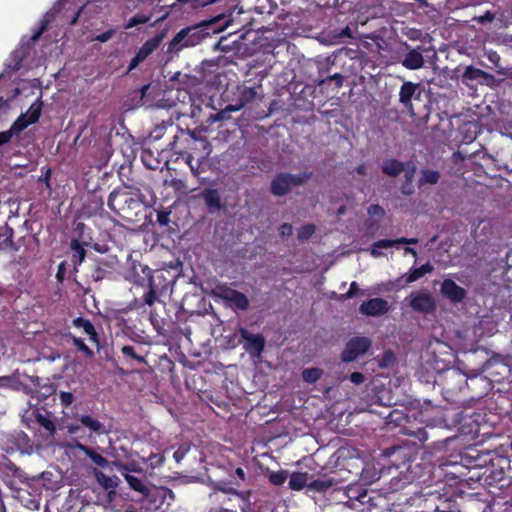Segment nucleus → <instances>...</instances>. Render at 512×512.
Segmentation results:
<instances>
[{
    "label": "nucleus",
    "mask_w": 512,
    "mask_h": 512,
    "mask_svg": "<svg viewBox=\"0 0 512 512\" xmlns=\"http://www.w3.org/2000/svg\"><path fill=\"white\" fill-rule=\"evenodd\" d=\"M177 3L182 5H188L191 9H198L202 7L203 0H176Z\"/></svg>",
    "instance_id": "4c0bfd02"
},
{
    "label": "nucleus",
    "mask_w": 512,
    "mask_h": 512,
    "mask_svg": "<svg viewBox=\"0 0 512 512\" xmlns=\"http://www.w3.org/2000/svg\"><path fill=\"white\" fill-rule=\"evenodd\" d=\"M217 512H237V511L234 509H230V508H221Z\"/></svg>",
    "instance_id": "0e129e2a"
},
{
    "label": "nucleus",
    "mask_w": 512,
    "mask_h": 512,
    "mask_svg": "<svg viewBox=\"0 0 512 512\" xmlns=\"http://www.w3.org/2000/svg\"><path fill=\"white\" fill-rule=\"evenodd\" d=\"M384 209L379 205H372L368 209V214L371 217H383L384 216Z\"/></svg>",
    "instance_id": "e433bc0d"
},
{
    "label": "nucleus",
    "mask_w": 512,
    "mask_h": 512,
    "mask_svg": "<svg viewBox=\"0 0 512 512\" xmlns=\"http://www.w3.org/2000/svg\"><path fill=\"white\" fill-rule=\"evenodd\" d=\"M167 17H168V12L165 13L164 15H161V17L159 19H157L155 22L152 23V26L156 25L159 22L164 21Z\"/></svg>",
    "instance_id": "680f3d73"
},
{
    "label": "nucleus",
    "mask_w": 512,
    "mask_h": 512,
    "mask_svg": "<svg viewBox=\"0 0 512 512\" xmlns=\"http://www.w3.org/2000/svg\"><path fill=\"white\" fill-rule=\"evenodd\" d=\"M308 481V474L302 472H295L290 475L289 488L295 491L302 490Z\"/></svg>",
    "instance_id": "a211bd4d"
},
{
    "label": "nucleus",
    "mask_w": 512,
    "mask_h": 512,
    "mask_svg": "<svg viewBox=\"0 0 512 512\" xmlns=\"http://www.w3.org/2000/svg\"><path fill=\"white\" fill-rule=\"evenodd\" d=\"M394 241V245L396 244H408V238H405V237H402V238H399V239H396V240H393Z\"/></svg>",
    "instance_id": "6e6d98bb"
},
{
    "label": "nucleus",
    "mask_w": 512,
    "mask_h": 512,
    "mask_svg": "<svg viewBox=\"0 0 512 512\" xmlns=\"http://www.w3.org/2000/svg\"><path fill=\"white\" fill-rule=\"evenodd\" d=\"M371 346L370 339L366 337H354L346 345L342 352L344 362H352L360 355L364 354Z\"/></svg>",
    "instance_id": "7ed1b4c3"
},
{
    "label": "nucleus",
    "mask_w": 512,
    "mask_h": 512,
    "mask_svg": "<svg viewBox=\"0 0 512 512\" xmlns=\"http://www.w3.org/2000/svg\"><path fill=\"white\" fill-rule=\"evenodd\" d=\"M414 172H415V168L413 167V168L411 169V171H408V172L406 173V177H407L408 181H411V178H412V176H413Z\"/></svg>",
    "instance_id": "e2e57ef3"
},
{
    "label": "nucleus",
    "mask_w": 512,
    "mask_h": 512,
    "mask_svg": "<svg viewBox=\"0 0 512 512\" xmlns=\"http://www.w3.org/2000/svg\"><path fill=\"white\" fill-rule=\"evenodd\" d=\"M479 329L485 330V334L487 336H491L496 332V324L491 321H481L479 324Z\"/></svg>",
    "instance_id": "72a5a7b5"
},
{
    "label": "nucleus",
    "mask_w": 512,
    "mask_h": 512,
    "mask_svg": "<svg viewBox=\"0 0 512 512\" xmlns=\"http://www.w3.org/2000/svg\"><path fill=\"white\" fill-rule=\"evenodd\" d=\"M126 481L128 482L129 486L134 489L135 491H138V492H145L146 491V486L144 485V483L142 482L141 479L129 474V473H124L122 474Z\"/></svg>",
    "instance_id": "c85d7f7f"
},
{
    "label": "nucleus",
    "mask_w": 512,
    "mask_h": 512,
    "mask_svg": "<svg viewBox=\"0 0 512 512\" xmlns=\"http://www.w3.org/2000/svg\"><path fill=\"white\" fill-rule=\"evenodd\" d=\"M328 80H333V81H335V82H336V85H337L338 87H341V86H342V84H343V77H342V75H341V74H338V73H336V74H334V75L329 76V77H328Z\"/></svg>",
    "instance_id": "49530a36"
},
{
    "label": "nucleus",
    "mask_w": 512,
    "mask_h": 512,
    "mask_svg": "<svg viewBox=\"0 0 512 512\" xmlns=\"http://www.w3.org/2000/svg\"><path fill=\"white\" fill-rule=\"evenodd\" d=\"M60 400L63 405L69 406L73 402L74 396L70 392H61Z\"/></svg>",
    "instance_id": "ea45409f"
},
{
    "label": "nucleus",
    "mask_w": 512,
    "mask_h": 512,
    "mask_svg": "<svg viewBox=\"0 0 512 512\" xmlns=\"http://www.w3.org/2000/svg\"><path fill=\"white\" fill-rule=\"evenodd\" d=\"M341 35L342 36H346V37H352V32L350 30L349 27H345L342 32H341Z\"/></svg>",
    "instance_id": "5fc2aeb1"
},
{
    "label": "nucleus",
    "mask_w": 512,
    "mask_h": 512,
    "mask_svg": "<svg viewBox=\"0 0 512 512\" xmlns=\"http://www.w3.org/2000/svg\"><path fill=\"white\" fill-rule=\"evenodd\" d=\"M358 291H359V285L356 282H352L350 284L349 290L347 291V293L342 295V298L343 299L352 298L354 295L357 294Z\"/></svg>",
    "instance_id": "58836bf2"
},
{
    "label": "nucleus",
    "mask_w": 512,
    "mask_h": 512,
    "mask_svg": "<svg viewBox=\"0 0 512 512\" xmlns=\"http://www.w3.org/2000/svg\"><path fill=\"white\" fill-rule=\"evenodd\" d=\"M42 425L51 432L55 429L54 424L49 420H43Z\"/></svg>",
    "instance_id": "603ef678"
},
{
    "label": "nucleus",
    "mask_w": 512,
    "mask_h": 512,
    "mask_svg": "<svg viewBox=\"0 0 512 512\" xmlns=\"http://www.w3.org/2000/svg\"><path fill=\"white\" fill-rule=\"evenodd\" d=\"M309 488L321 491L328 487V485L325 484L323 481H313L311 484L308 485Z\"/></svg>",
    "instance_id": "37998d69"
},
{
    "label": "nucleus",
    "mask_w": 512,
    "mask_h": 512,
    "mask_svg": "<svg viewBox=\"0 0 512 512\" xmlns=\"http://www.w3.org/2000/svg\"><path fill=\"white\" fill-rule=\"evenodd\" d=\"M322 370L319 368H309L302 372V378L307 383H315L320 379Z\"/></svg>",
    "instance_id": "c756f323"
},
{
    "label": "nucleus",
    "mask_w": 512,
    "mask_h": 512,
    "mask_svg": "<svg viewBox=\"0 0 512 512\" xmlns=\"http://www.w3.org/2000/svg\"><path fill=\"white\" fill-rule=\"evenodd\" d=\"M382 170L385 174L390 176H397L404 171L403 163L397 160H387L384 162Z\"/></svg>",
    "instance_id": "6ab92c4d"
},
{
    "label": "nucleus",
    "mask_w": 512,
    "mask_h": 512,
    "mask_svg": "<svg viewBox=\"0 0 512 512\" xmlns=\"http://www.w3.org/2000/svg\"><path fill=\"white\" fill-rule=\"evenodd\" d=\"M350 380L352 383H354L355 385H359L361 384L363 381H364V376L362 373L360 372H353L351 375H350Z\"/></svg>",
    "instance_id": "79ce46f5"
},
{
    "label": "nucleus",
    "mask_w": 512,
    "mask_h": 512,
    "mask_svg": "<svg viewBox=\"0 0 512 512\" xmlns=\"http://www.w3.org/2000/svg\"><path fill=\"white\" fill-rule=\"evenodd\" d=\"M432 270H433V267L429 263H426L419 268L412 269L409 272V274L406 276L405 281L408 284L412 283V282L420 279L421 277H423L425 274L431 272Z\"/></svg>",
    "instance_id": "aec40b11"
},
{
    "label": "nucleus",
    "mask_w": 512,
    "mask_h": 512,
    "mask_svg": "<svg viewBox=\"0 0 512 512\" xmlns=\"http://www.w3.org/2000/svg\"><path fill=\"white\" fill-rule=\"evenodd\" d=\"M222 297L235 308L245 310L249 306L248 298L237 290L226 289L223 291Z\"/></svg>",
    "instance_id": "9b49d317"
},
{
    "label": "nucleus",
    "mask_w": 512,
    "mask_h": 512,
    "mask_svg": "<svg viewBox=\"0 0 512 512\" xmlns=\"http://www.w3.org/2000/svg\"><path fill=\"white\" fill-rule=\"evenodd\" d=\"M242 338L247 342L246 350L260 354L264 350V339L261 335H254L246 330L241 332Z\"/></svg>",
    "instance_id": "f8f14e48"
},
{
    "label": "nucleus",
    "mask_w": 512,
    "mask_h": 512,
    "mask_svg": "<svg viewBox=\"0 0 512 512\" xmlns=\"http://www.w3.org/2000/svg\"><path fill=\"white\" fill-rule=\"evenodd\" d=\"M293 232V229H292V226L290 224H283L281 225L280 227V235L285 237V236H290Z\"/></svg>",
    "instance_id": "c03bdc74"
},
{
    "label": "nucleus",
    "mask_w": 512,
    "mask_h": 512,
    "mask_svg": "<svg viewBox=\"0 0 512 512\" xmlns=\"http://www.w3.org/2000/svg\"><path fill=\"white\" fill-rule=\"evenodd\" d=\"M357 171H358L359 174H364L365 173V167L363 165L359 166Z\"/></svg>",
    "instance_id": "69168bd1"
},
{
    "label": "nucleus",
    "mask_w": 512,
    "mask_h": 512,
    "mask_svg": "<svg viewBox=\"0 0 512 512\" xmlns=\"http://www.w3.org/2000/svg\"><path fill=\"white\" fill-rule=\"evenodd\" d=\"M191 29L184 28L178 32L175 37L170 41L168 50L170 52L179 51L185 47H191L196 45V38L190 36Z\"/></svg>",
    "instance_id": "423d86ee"
},
{
    "label": "nucleus",
    "mask_w": 512,
    "mask_h": 512,
    "mask_svg": "<svg viewBox=\"0 0 512 512\" xmlns=\"http://www.w3.org/2000/svg\"><path fill=\"white\" fill-rule=\"evenodd\" d=\"M201 198L210 211H218L221 209V197L216 189H205L201 192Z\"/></svg>",
    "instance_id": "ddd939ff"
},
{
    "label": "nucleus",
    "mask_w": 512,
    "mask_h": 512,
    "mask_svg": "<svg viewBox=\"0 0 512 512\" xmlns=\"http://www.w3.org/2000/svg\"><path fill=\"white\" fill-rule=\"evenodd\" d=\"M7 106V101L0 99V109L5 108Z\"/></svg>",
    "instance_id": "338daca9"
},
{
    "label": "nucleus",
    "mask_w": 512,
    "mask_h": 512,
    "mask_svg": "<svg viewBox=\"0 0 512 512\" xmlns=\"http://www.w3.org/2000/svg\"><path fill=\"white\" fill-rule=\"evenodd\" d=\"M389 310V304L386 300L382 298H373L368 301L363 302L359 311L361 314L366 316L377 317L384 315Z\"/></svg>",
    "instance_id": "39448f33"
},
{
    "label": "nucleus",
    "mask_w": 512,
    "mask_h": 512,
    "mask_svg": "<svg viewBox=\"0 0 512 512\" xmlns=\"http://www.w3.org/2000/svg\"><path fill=\"white\" fill-rule=\"evenodd\" d=\"M370 253L375 258H378L382 255V252L380 251L379 247H376L375 243L372 245Z\"/></svg>",
    "instance_id": "09e8293b"
},
{
    "label": "nucleus",
    "mask_w": 512,
    "mask_h": 512,
    "mask_svg": "<svg viewBox=\"0 0 512 512\" xmlns=\"http://www.w3.org/2000/svg\"><path fill=\"white\" fill-rule=\"evenodd\" d=\"M440 179V174L438 171H435V170H423L422 171V176L419 180V184L420 185H425V184H436Z\"/></svg>",
    "instance_id": "393cba45"
},
{
    "label": "nucleus",
    "mask_w": 512,
    "mask_h": 512,
    "mask_svg": "<svg viewBox=\"0 0 512 512\" xmlns=\"http://www.w3.org/2000/svg\"><path fill=\"white\" fill-rule=\"evenodd\" d=\"M488 77H489V74H487L486 72H484L478 68H474L472 66H468L463 73V79L466 81H473V80H477L480 78H488Z\"/></svg>",
    "instance_id": "b1692460"
},
{
    "label": "nucleus",
    "mask_w": 512,
    "mask_h": 512,
    "mask_svg": "<svg viewBox=\"0 0 512 512\" xmlns=\"http://www.w3.org/2000/svg\"><path fill=\"white\" fill-rule=\"evenodd\" d=\"M235 474L237 475V477L241 480V481H244L245 480V472L242 468H237L235 470Z\"/></svg>",
    "instance_id": "864d4df0"
},
{
    "label": "nucleus",
    "mask_w": 512,
    "mask_h": 512,
    "mask_svg": "<svg viewBox=\"0 0 512 512\" xmlns=\"http://www.w3.org/2000/svg\"><path fill=\"white\" fill-rule=\"evenodd\" d=\"M258 96V87H242L239 89V100L243 106Z\"/></svg>",
    "instance_id": "412c9836"
},
{
    "label": "nucleus",
    "mask_w": 512,
    "mask_h": 512,
    "mask_svg": "<svg viewBox=\"0 0 512 512\" xmlns=\"http://www.w3.org/2000/svg\"><path fill=\"white\" fill-rule=\"evenodd\" d=\"M418 240L416 238H408V244H416Z\"/></svg>",
    "instance_id": "774afa93"
},
{
    "label": "nucleus",
    "mask_w": 512,
    "mask_h": 512,
    "mask_svg": "<svg viewBox=\"0 0 512 512\" xmlns=\"http://www.w3.org/2000/svg\"><path fill=\"white\" fill-rule=\"evenodd\" d=\"M42 101L37 99L25 113H22L7 131L0 132V146L8 143L11 138L21 133L29 125L36 123L42 112Z\"/></svg>",
    "instance_id": "f257e3e1"
},
{
    "label": "nucleus",
    "mask_w": 512,
    "mask_h": 512,
    "mask_svg": "<svg viewBox=\"0 0 512 512\" xmlns=\"http://www.w3.org/2000/svg\"><path fill=\"white\" fill-rule=\"evenodd\" d=\"M73 325L77 328L83 329L84 333H86L89 336V339L97 343L98 342V335L97 332L93 326V324L85 318L78 317L73 320Z\"/></svg>",
    "instance_id": "2eb2a0df"
},
{
    "label": "nucleus",
    "mask_w": 512,
    "mask_h": 512,
    "mask_svg": "<svg viewBox=\"0 0 512 512\" xmlns=\"http://www.w3.org/2000/svg\"><path fill=\"white\" fill-rule=\"evenodd\" d=\"M184 456V452H180L179 450L174 453V458L177 462H179Z\"/></svg>",
    "instance_id": "13d9d810"
},
{
    "label": "nucleus",
    "mask_w": 512,
    "mask_h": 512,
    "mask_svg": "<svg viewBox=\"0 0 512 512\" xmlns=\"http://www.w3.org/2000/svg\"><path fill=\"white\" fill-rule=\"evenodd\" d=\"M71 249L74 251L72 262L75 266L80 265L85 258V250L77 240L71 241Z\"/></svg>",
    "instance_id": "4be33fe9"
},
{
    "label": "nucleus",
    "mask_w": 512,
    "mask_h": 512,
    "mask_svg": "<svg viewBox=\"0 0 512 512\" xmlns=\"http://www.w3.org/2000/svg\"><path fill=\"white\" fill-rule=\"evenodd\" d=\"M78 430H79V426H77V425H73V424H71V425L68 427V431H69L71 434H76Z\"/></svg>",
    "instance_id": "4d7b16f0"
},
{
    "label": "nucleus",
    "mask_w": 512,
    "mask_h": 512,
    "mask_svg": "<svg viewBox=\"0 0 512 512\" xmlns=\"http://www.w3.org/2000/svg\"><path fill=\"white\" fill-rule=\"evenodd\" d=\"M76 448L79 449L81 452L85 453L92 460V462L95 463L96 465H98L100 467L107 466L108 461L101 454L92 450L88 446L78 443L76 445Z\"/></svg>",
    "instance_id": "f3484780"
},
{
    "label": "nucleus",
    "mask_w": 512,
    "mask_h": 512,
    "mask_svg": "<svg viewBox=\"0 0 512 512\" xmlns=\"http://www.w3.org/2000/svg\"><path fill=\"white\" fill-rule=\"evenodd\" d=\"M151 20V14H136L128 19L124 29L128 30L138 25L146 24Z\"/></svg>",
    "instance_id": "5701e85b"
},
{
    "label": "nucleus",
    "mask_w": 512,
    "mask_h": 512,
    "mask_svg": "<svg viewBox=\"0 0 512 512\" xmlns=\"http://www.w3.org/2000/svg\"><path fill=\"white\" fill-rule=\"evenodd\" d=\"M114 466L121 473L140 472L142 469L135 463L122 464L120 462H114Z\"/></svg>",
    "instance_id": "7c9ffc66"
},
{
    "label": "nucleus",
    "mask_w": 512,
    "mask_h": 512,
    "mask_svg": "<svg viewBox=\"0 0 512 512\" xmlns=\"http://www.w3.org/2000/svg\"><path fill=\"white\" fill-rule=\"evenodd\" d=\"M408 299L414 311L428 314L435 309V302L427 293H412Z\"/></svg>",
    "instance_id": "20e7f679"
},
{
    "label": "nucleus",
    "mask_w": 512,
    "mask_h": 512,
    "mask_svg": "<svg viewBox=\"0 0 512 512\" xmlns=\"http://www.w3.org/2000/svg\"><path fill=\"white\" fill-rule=\"evenodd\" d=\"M166 30H163L161 33H159L157 36H155L154 38H151L152 40H157V45L159 46L162 42V40L165 38L166 36Z\"/></svg>",
    "instance_id": "3c124183"
},
{
    "label": "nucleus",
    "mask_w": 512,
    "mask_h": 512,
    "mask_svg": "<svg viewBox=\"0 0 512 512\" xmlns=\"http://www.w3.org/2000/svg\"><path fill=\"white\" fill-rule=\"evenodd\" d=\"M441 292L454 303L461 302L466 296L465 289L458 286L453 280L450 279H445L443 281L441 285Z\"/></svg>",
    "instance_id": "1a4fd4ad"
},
{
    "label": "nucleus",
    "mask_w": 512,
    "mask_h": 512,
    "mask_svg": "<svg viewBox=\"0 0 512 512\" xmlns=\"http://www.w3.org/2000/svg\"><path fill=\"white\" fill-rule=\"evenodd\" d=\"M158 47L159 46L157 45V40L149 39L141 46L137 54H139L142 59L145 60Z\"/></svg>",
    "instance_id": "cd10ccee"
},
{
    "label": "nucleus",
    "mask_w": 512,
    "mask_h": 512,
    "mask_svg": "<svg viewBox=\"0 0 512 512\" xmlns=\"http://www.w3.org/2000/svg\"><path fill=\"white\" fill-rule=\"evenodd\" d=\"M424 49L421 46H417L409 50L401 60V64L409 70H418L424 66V57L422 52Z\"/></svg>",
    "instance_id": "6e6552de"
},
{
    "label": "nucleus",
    "mask_w": 512,
    "mask_h": 512,
    "mask_svg": "<svg viewBox=\"0 0 512 512\" xmlns=\"http://www.w3.org/2000/svg\"><path fill=\"white\" fill-rule=\"evenodd\" d=\"M10 381L8 377H1L0 378V388L7 385V383Z\"/></svg>",
    "instance_id": "052dcab7"
},
{
    "label": "nucleus",
    "mask_w": 512,
    "mask_h": 512,
    "mask_svg": "<svg viewBox=\"0 0 512 512\" xmlns=\"http://www.w3.org/2000/svg\"><path fill=\"white\" fill-rule=\"evenodd\" d=\"M217 490L231 495L229 501L237 504L241 512L251 511L250 492H239L234 489H226L224 487L217 486Z\"/></svg>",
    "instance_id": "0eeeda50"
},
{
    "label": "nucleus",
    "mask_w": 512,
    "mask_h": 512,
    "mask_svg": "<svg viewBox=\"0 0 512 512\" xmlns=\"http://www.w3.org/2000/svg\"><path fill=\"white\" fill-rule=\"evenodd\" d=\"M121 351L124 355L132 357L138 362H144V357L137 355L133 346H123Z\"/></svg>",
    "instance_id": "f704fd0d"
},
{
    "label": "nucleus",
    "mask_w": 512,
    "mask_h": 512,
    "mask_svg": "<svg viewBox=\"0 0 512 512\" xmlns=\"http://www.w3.org/2000/svg\"><path fill=\"white\" fill-rule=\"evenodd\" d=\"M77 419L85 428L90 431L91 434L102 435L108 434L110 432V429H108L102 422L92 417L91 415H78Z\"/></svg>",
    "instance_id": "9d476101"
},
{
    "label": "nucleus",
    "mask_w": 512,
    "mask_h": 512,
    "mask_svg": "<svg viewBox=\"0 0 512 512\" xmlns=\"http://www.w3.org/2000/svg\"><path fill=\"white\" fill-rule=\"evenodd\" d=\"M267 476L269 481L275 485L280 486L282 485L288 478V472L285 470L280 471H268Z\"/></svg>",
    "instance_id": "a878e982"
},
{
    "label": "nucleus",
    "mask_w": 512,
    "mask_h": 512,
    "mask_svg": "<svg viewBox=\"0 0 512 512\" xmlns=\"http://www.w3.org/2000/svg\"><path fill=\"white\" fill-rule=\"evenodd\" d=\"M114 34H115V29H110L104 33L97 35L95 38H93V40L105 43V42L109 41L113 37Z\"/></svg>",
    "instance_id": "c9c22d12"
},
{
    "label": "nucleus",
    "mask_w": 512,
    "mask_h": 512,
    "mask_svg": "<svg viewBox=\"0 0 512 512\" xmlns=\"http://www.w3.org/2000/svg\"><path fill=\"white\" fill-rule=\"evenodd\" d=\"M47 22H48V21H45V22L42 24L41 28H40L37 32H35V33L33 34V36H32V40H34V41H35V40H37V39L40 37V35L43 33V31H44V30L46 29V27H47Z\"/></svg>",
    "instance_id": "de8ad7c7"
},
{
    "label": "nucleus",
    "mask_w": 512,
    "mask_h": 512,
    "mask_svg": "<svg viewBox=\"0 0 512 512\" xmlns=\"http://www.w3.org/2000/svg\"><path fill=\"white\" fill-rule=\"evenodd\" d=\"M405 254H411L413 255L414 257L417 256V252L415 249L411 248V247H407L405 248Z\"/></svg>",
    "instance_id": "bf43d9fd"
},
{
    "label": "nucleus",
    "mask_w": 512,
    "mask_h": 512,
    "mask_svg": "<svg viewBox=\"0 0 512 512\" xmlns=\"http://www.w3.org/2000/svg\"><path fill=\"white\" fill-rule=\"evenodd\" d=\"M418 89V84L412 82H404L400 88L399 100L405 107L412 106V98Z\"/></svg>",
    "instance_id": "4468645a"
},
{
    "label": "nucleus",
    "mask_w": 512,
    "mask_h": 512,
    "mask_svg": "<svg viewBox=\"0 0 512 512\" xmlns=\"http://www.w3.org/2000/svg\"><path fill=\"white\" fill-rule=\"evenodd\" d=\"M314 232H315V227L313 225H310V224L305 225L299 230L298 237L301 240H305V239H308L309 237H311Z\"/></svg>",
    "instance_id": "473e14b6"
},
{
    "label": "nucleus",
    "mask_w": 512,
    "mask_h": 512,
    "mask_svg": "<svg viewBox=\"0 0 512 512\" xmlns=\"http://www.w3.org/2000/svg\"><path fill=\"white\" fill-rule=\"evenodd\" d=\"M94 474L97 482L105 489H114L120 483V479L117 476H108L99 470H95Z\"/></svg>",
    "instance_id": "dca6fc26"
},
{
    "label": "nucleus",
    "mask_w": 512,
    "mask_h": 512,
    "mask_svg": "<svg viewBox=\"0 0 512 512\" xmlns=\"http://www.w3.org/2000/svg\"><path fill=\"white\" fill-rule=\"evenodd\" d=\"M148 287H149V290L144 295V302L148 306H152L157 301V292H156V286H155L153 277H149Z\"/></svg>",
    "instance_id": "bb28decb"
},
{
    "label": "nucleus",
    "mask_w": 512,
    "mask_h": 512,
    "mask_svg": "<svg viewBox=\"0 0 512 512\" xmlns=\"http://www.w3.org/2000/svg\"><path fill=\"white\" fill-rule=\"evenodd\" d=\"M143 61L144 60L142 59V57L136 53V55L134 56V58L131 60V62L129 64L128 70L131 71V70L135 69Z\"/></svg>",
    "instance_id": "a18cd8bd"
},
{
    "label": "nucleus",
    "mask_w": 512,
    "mask_h": 512,
    "mask_svg": "<svg viewBox=\"0 0 512 512\" xmlns=\"http://www.w3.org/2000/svg\"><path fill=\"white\" fill-rule=\"evenodd\" d=\"M242 107H244L243 103H239L238 105H228L226 107V111L235 112V111L240 110Z\"/></svg>",
    "instance_id": "8fccbe9b"
},
{
    "label": "nucleus",
    "mask_w": 512,
    "mask_h": 512,
    "mask_svg": "<svg viewBox=\"0 0 512 512\" xmlns=\"http://www.w3.org/2000/svg\"><path fill=\"white\" fill-rule=\"evenodd\" d=\"M376 247H379V249H387L392 246H394V241L389 239H382L377 242H375Z\"/></svg>",
    "instance_id": "a19ab883"
},
{
    "label": "nucleus",
    "mask_w": 512,
    "mask_h": 512,
    "mask_svg": "<svg viewBox=\"0 0 512 512\" xmlns=\"http://www.w3.org/2000/svg\"><path fill=\"white\" fill-rule=\"evenodd\" d=\"M310 178L309 173H299L297 175L292 174H279L272 181L271 190L276 196H283L289 192L292 187L303 184Z\"/></svg>",
    "instance_id": "f03ea898"
},
{
    "label": "nucleus",
    "mask_w": 512,
    "mask_h": 512,
    "mask_svg": "<svg viewBox=\"0 0 512 512\" xmlns=\"http://www.w3.org/2000/svg\"><path fill=\"white\" fill-rule=\"evenodd\" d=\"M73 344L81 351L83 352L87 357L93 356V351L81 340L80 338L76 336H71Z\"/></svg>",
    "instance_id": "2f4dec72"
}]
</instances>
